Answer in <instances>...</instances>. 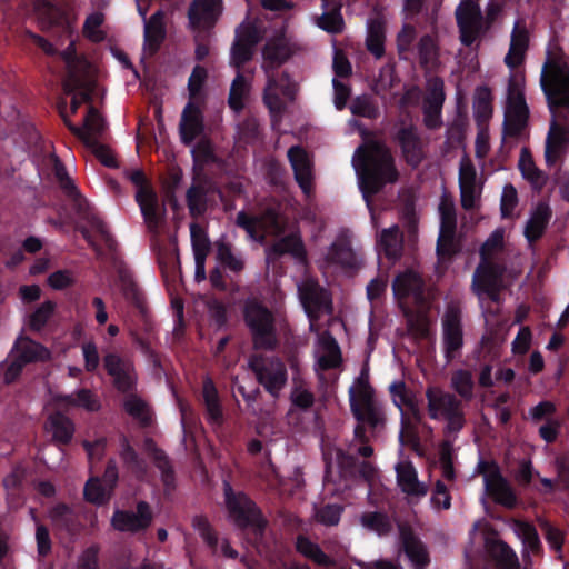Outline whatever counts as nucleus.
<instances>
[{
    "mask_svg": "<svg viewBox=\"0 0 569 569\" xmlns=\"http://www.w3.org/2000/svg\"><path fill=\"white\" fill-rule=\"evenodd\" d=\"M396 140L408 166L416 169L425 159L421 138L413 124L402 126L396 133Z\"/></svg>",
    "mask_w": 569,
    "mask_h": 569,
    "instance_id": "obj_17",
    "label": "nucleus"
},
{
    "mask_svg": "<svg viewBox=\"0 0 569 569\" xmlns=\"http://www.w3.org/2000/svg\"><path fill=\"white\" fill-rule=\"evenodd\" d=\"M153 521V512L147 501H139L136 512L130 510H114L111 525L120 532L138 533L146 531Z\"/></svg>",
    "mask_w": 569,
    "mask_h": 569,
    "instance_id": "obj_14",
    "label": "nucleus"
},
{
    "mask_svg": "<svg viewBox=\"0 0 569 569\" xmlns=\"http://www.w3.org/2000/svg\"><path fill=\"white\" fill-rule=\"evenodd\" d=\"M352 163L359 176V187L368 207L371 196L377 194L387 183H393L399 178L389 148L377 140H370L359 146L355 151Z\"/></svg>",
    "mask_w": 569,
    "mask_h": 569,
    "instance_id": "obj_2",
    "label": "nucleus"
},
{
    "mask_svg": "<svg viewBox=\"0 0 569 569\" xmlns=\"http://www.w3.org/2000/svg\"><path fill=\"white\" fill-rule=\"evenodd\" d=\"M320 343L326 353L318 359L319 367L322 370L338 368L342 362V356L337 340L329 331H326L320 337Z\"/></svg>",
    "mask_w": 569,
    "mask_h": 569,
    "instance_id": "obj_42",
    "label": "nucleus"
},
{
    "mask_svg": "<svg viewBox=\"0 0 569 569\" xmlns=\"http://www.w3.org/2000/svg\"><path fill=\"white\" fill-rule=\"evenodd\" d=\"M487 550L495 560L498 569H519L520 563L516 552L502 540H493L487 543Z\"/></svg>",
    "mask_w": 569,
    "mask_h": 569,
    "instance_id": "obj_36",
    "label": "nucleus"
},
{
    "mask_svg": "<svg viewBox=\"0 0 569 569\" xmlns=\"http://www.w3.org/2000/svg\"><path fill=\"white\" fill-rule=\"evenodd\" d=\"M361 523L367 529L379 536H387L392 530V523L387 513L380 511L365 512L361 516Z\"/></svg>",
    "mask_w": 569,
    "mask_h": 569,
    "instance_id": "obj_53",
    "label": "nucleus"
},
{
    "mask_svg": "<svg viewBox=\"0 0 569 569\" xmlns=\"http://www.w3.org/2000/svg\"><path fill=\"white\" fill-rule=\"evenodd\" d=\"M442 351L447 363L461 356L463 348L462 311L458 305L449 303L441 317Z\"/></svg>",
    "mask_w": 569,
    "mask_h": 569,
    "instance_id": "obj_8",
    "label": "nucleus"
},
{
    "mask_svg": "<svg viewBox=\"0 0 569 569\" xmlns=\"http://www.w3.org/2000/svg\"><path fill=\"white\" fill-rule=\"evenodd\" d=\"M385 27L379 21H371L368 28L366 46L368 51L380 59L385 54Z\"/></svg>",
    "mask_w": 569,
    "mask_h": 569,
    "instance_id": "obj_50",
    "label": "nucleus"
},
{
    "mask_svg": "<svg viewBox=\"0 0 569 569\" xmlns=\"http://www.w3.org/2000/svg\"><path fill=\"white\" fill-rule=\"evenodd\" d=\"M63 122L67 126V128L77 137L79 138L88 148L92 150L94 156L99 159V161L108 167V168H117L118 162L114 156L112 154L111 150L100 143L98 139L90 137L88 133H86L83 130H81L79 127L73 124L70 119L64 117L62 114Z\"/></svg>",
    "mask_w": 569,
    "mask_h": 569,
    "instance_id": "obj_28",
    "label": "nucleus"
},
{
    "mask_svg": "<svg viewBox=\"0 0 569 569\" xmlns=\"http://www.w3.org/2000/svg\"><path fill=\"white\" fill-rule=\"evenodd\" d=\"M457 26H482L483 16L475 0H462L456 9Z\"/></svg>",
    "mask_w": 569,
    "mask_h": 569,
    "instance_id": "obj_48",
    "label": "nucleus"
},
{
    "mask_svg": "<svg viewBox=\"0 0 569 569\" xmlns=\"http://www.w3.org/2000/svg\"><path fill=\"white\" fill-rule=\"evenodd\" d=\"M516 527L523 545L532 552H538L541 548V542L536 527L527 521H517Z\"/></svg>",
    "mask_w": 569,
    "mask_h": 569,
    "instance_id": "obj_59",
    "label": "nucleus"
},
{
    "mask_svg": "<svg viewBox=\"0 0 569 569\" xmlns=\"http://www.w3.org/2000/svg\"><path fill=\"white\" fill-rule=\"evenodd\" d=\"M519 169L523 178L532 183H538L542 178L541 170L536 167L532 157L526 148L521 150Z\"/></svg>",
    "mask_w": 569,
    "mask_h": 569,
    "instance_id": "obj_63",
    "label": "nucleus"
},
{
    "mask_svg": "<svg viewBox=\"0 0 569 569\" xmlns=\"http://www.w3.org/2000/svg\"><path fill=\"white\" fill-rule=\"evenodd\" d=\"M349 403L357 422L368 426L372 432L385 427L383 406L376 400L375 391L367 379L360 377L357 379V386L350 387Z\"/></svg>",
    "mask_w": 569,
    "mask_h": 569,
    "instance_id": "obj_4",
    "label": "nucleus"
},
{
    "mask_svg": "<svg viewBox=\"0 0 569 569\" xmlns=\"http://www.w3.org/2000/svg\"><path fill=\"white\" fill-rule=\"evenodd\" d=\"M224 501L230 517L241 528H251L254 536L261 539L264 536L267 520L260 508L244 492H234L229 482H224Z\"/></svg>",
    "mask_w": 569,
    "mask_h": 569,
    "instance_id": "obj_5",
    "label": "nucleus"
},
{
    "mask_svg": "<svg viewBox=\"0 0 569 569\" xmlns=\"http://www.w3.org/2000/svg\"><path fill=\"white\" fill-rule=\"evenodd\" d=\"M326 261L329 264L340 266L345 269H357V256L350 242L345 238H338L328 250Z\"/></svg>",
    "mask_w": 569,
    "mask_h": 569,
    "instance_id": "obj_32",
    "label": "nucleus"
},
{
    "mask_svg": "<svg viewBox=\"0 0 569 569\" xmlns=\"http://www.w3.org/2000/svg\"><path fill=\"white\" fill-rule=\"evenodd\" d=\"M502 269L495 262L481 260L472 277L475 295L501 284Z\"/></svg>",
    "mask_w": 569,
    "mask_h": 569,
    "instance_id": "obj_27",
    "label": "nucleus"
},
{
    "mask_svg": "<svg viewBox=\"0 0 569 569\" xmlns=\"http://www.w3.org/2000/svg\"><path fill=\"white\" fill-rule=\"evenodd\" d=\"M113 491L104 486L98 478L89 479L83 489L84 499L97 506L106 505L111 499Z\"/></svg>",
    "mask_w": 569,
    "mask_h": 569,
    "instance_id": "obj_51",
    "label": "nucleus"
},
{
    "mask_svg": "<svg viewBox=\"0 0 569 569\" xmlns=\"http://www.w3.org/2000/svg\"><path fill=\"white\" fill-rule=\"evenodd\" d=\"M443 81L435 78L428 86L423 104V123L428 129L435 130L441 127V110L446 99Z\"/></svg>",
    "mask_w": 569,
    "mask_h": 569,
    "instance_id": "obj_18",
    "label": "nucleus"
},
{
    "mask_svg": "<svg viewBox=\"0 0 569 569\" xmlns=\"http://www.w3.org/2000/svg\"><path fill=\"white\" fill-rule=\"evenodd\" d=\"M48 516L54 530L68 536H76L81 530V522L76 510L64 502H59L49 509Z\"/></svg>",
    "mask_w": 569,
    "mask_h": 569,
    "instance_id": "obj_23",
    "label": "nucleus"
},
{
    "mask_svg": "<svg viewBox=\"0 0 569 569\" xmlns=\"http://www.w3.org/2000/svg\"><path fill=\"white\" fill-rule=\"evenodd\" d=\"M288 159L298 186L308 194L312 189V166L308 153L300 146H292L288 150Z\"/></svg>",
    "mask_w": 569,
    "mask_h": 569,
    "instance_id": "obj_21",
    "label": "nucleus"
},
{
    "mask_svg": "<svg viewBox=\"0 0 569 569\" xmlns=\"http://www.w3.org/2000/svg\"><path fill=\"white\" fill-rule=\"evenodd\" d=\"M551 217L552 210L548 203L541 201L536 206L525 228V237L530 243L543 236Z\"/></svg>",
    "mask_w": 569,
    "mask_h": 569,
    "instance_id": "obj_29",
    "label": "nucleus"
},
{
    "mask_svg": "<svg viewBox=\"0 0 569 569\" xmlns=\"http://www.w3.org/2000/svg\"><path fill=\"white\" fill-rule=\"evenodd\" d=\"M298 295L311 327L322 315H331L333 312L330 291L322 287L317 280H305L298 287Z\"/></svg>",
    "mask_w": 569,
    "mask_h": 569,
    "instance_id": "obj_9",
    "label": "nucleus"
},
{
    "mask_svg": "<svg viewBox=\"0 0 569 569\" xmlns=\"http://www.w3.org/2000/svg\"><path fill=\"white\" fill-rule=\"evenodd\" d=\"M261 131L259 121L249 117L238 124V139L244 144H254L260 140Z\"/></svg>",
    "mask_w": 569,
    "mask_h": 569,
    "instance_id": "obj_57",
    "label": "nucleus"
},
{
    "mask_svg": "<svg viewBox=\"0 0 569 569\" xmlns=\"http://www.w3.org/2000/svg\"><path fill=\"white\" fill-rule=\"evenodd\" d=\"M350 111L353 116L367 119H376L378 116L377 107L371 102L367 96H359L355 98L350 104Z\"/></svg>",
    "mask_w": 569,
    "mask_h": 569,
    "instance_id": "obj_64",
    "label": "nucleus"
},
{
    "mask_svg": "<svg viewBox=\"0 0 569 569\" xmlns=\"http://www.w3.org/2000/svg\"><path fill=\"white\" fill-rule=\"evenodd\" d=\"M216 247V259L226 270L238 274L243 271L246 262L240 253L233 252L231 243L223 239H219L214 243Z\"/></svg>",
    "mask_w": 569,
    "mask_h": 569,
    "instance_id": "obj_35",
    "label": "nucleus"
},
{
    "mask_svg": "<svg viewBox=\"0 0 569 569\" xmlns=\"http://www.w3.org/2000/svg\"><path fill=\"white\" fill-rule=\"evenodd\" d=\"M16 355L23 362L31 363L49 358V350L29 337H19L13 345L10 356Z\"/></svg>",
    "mask_w": 569,
    "mask_h": 569,
    "instance_id": "obj_33",
    "label": "nucleus"
},
{
    "mask_svg": "<svg viewBox=\"0 0 569 569\" xmlns=\"http://www.w3.org/2000/svg\"><path fill=\"white\" fill-rule=\"evenodd\" d=\"M392 292L399 307L407 312L409 310L408 300L417 306L425 302V281L418 272L406 270L395 277Z\"/></svg>",
    "mask_w": 569,
    "mask_h": 569,
    "instance_id": "obj_12",
    "label": "nucleus"
},
{
    "mask_svg": "<svg viewBox=\"0 0 569 569\" xmlns=\"http://www.w3.org/2000/svg\"><path fill=\"white\" fill-rule=\"evenodd\" d=\"M63 192L72 200L73 209L80 219L84 220L101 237L108 248H112L114 240L110 234L107 224L91 209L87 199H84L76 187L73 180L69 177L59 182Z\"/></svg>",
    "mask_w": 569,
    "mask_h": 569,
    "instance_id": "obj_10",
    "label": "nucleus"
},
{
    "mask_svg": "<svg viewBox=\"0 0 569 569\" xmlns=\"http://www.w3.org/2000/svg\"><path fill=\"white\" fill-rule=\"evenodd\" d=\"M397 482L401 490L410 496H425L427 488L418 480V475L411 462L398 463L397 468Z\"/></svg>",
    "mask_w": 569,
    "mask_h": 569,
    "instance_id": "obj_34",
    "label": "nucleus"
},
{
    "mask_svg": "<svg viewBox=\"0 0 569 569\" xmlns=\"http://www.w3.org/2000/svg\"><path fill=\"white\" fill-rule=\"evenodd\" d=\"M106 127L107 124L102 116L92 104H90L87 116L84 117L83 128L80 129L90 137L98 139L104 132Z\"/></svg>",
    "mask_w": 569,
    "mask_h": 569,
    "instance_id": "obj_56",
    "label": "nucleus"
},
{
    "mask_svg": "<svg viewBox=\"0 0 569 569\" xmlns=\"http://www.w3.org/2000/svg\"><path fill=\"white\" fill-rule=\"evenodd\" d=\"M190 236L194 258H207L210 251V240L204 229L197 223H191Z\"/></svg>",
    "mask_w": 569,
    "mask_h": 569,
    "instance_id": "obj_55",
    "label": "nucleus"
},
{
    "mask_svg": "<svg viewBox=\"0 0 569 569\" xmlns=\"http://www.w3.org/2000/svg\"><path fill=\"white\" fill-rule=\"evenodd\" d=\"M46 429L51 433L52 441L58 447L69 446L76 432L73 420L61 411H54L49 415Z\"/></svg>",
    "mask_w": 569,
    "mask_h": 569,
    "instance_id": "obj_25",
    "label": "nucleus"
},
{
    "mask_svg": "<svg viewBox=\"0 0 569 569\" xmlns=\"http://www.w3.org/2000/svg\"><path fill=\"white\" fill-rule=\"evenodd\" d=\"M402 249L403 236L397 224L383 229L380 232L378 251L379 253H383L389 261L396 262L399 260L402 256Z\"/></svg>",
    "mask_w": 569,
    "mask_h": 569,
    "instance_id": "obj_30",
    "label": "nucleus"
},
{
    "mask_svg": "<svg viewBox=\"0 0 569 569\" xmlns=\"http://www.w3.org/2000/svg\"><path fill=\"white\" fill-rule=\"evenodd\" d=\"M119 442V456L123 462V466L133 475H136L137 478H142L147 473L146 461L138 455L136 449L130 445V441L126 435L120 436Z\"/></svg>",
    "mask_w": 569,
    "mask_h": 569,
    "instance_id": "obj_40",
    "label": "nucleus"
},
{
    "mask_svg": "<svg viewBox=\"0 0 569 569\" xmlns=\"http://www.w3.org/2000/svg\"><path fill=\"white\" fill-rule=\"evenodd\" d=\"M222 11V0H192L188 8L189 26L194 31H209L214 28Z\"/></svg>",
    "mask_w": 569,
    "mask_h": 569,
    "instance_id": "obj_15",
    "label": "nucleus"
},
{
    "mask_svg": "<svg viewBox=\"0 0 569 569\" xmlns=\"http://www.w3.org/2000/svg\"><path fill=\"white\" fill-rule=\"evenodd\" d=\"M398 528L402 551L411 562L413 569H427L430 563L427 546L416 535L410 525L400 523Z\"/></svg>",
    "mask_w": 569,
    "mask_h": 569,
    "instance_id": "obj_16",
    "label": "nucleus"
},
{
    "mask_svg": "<svg viewBox=\"0 0 569 569\" xmlns=\"http://www.w3.org/2000/svg\"><path fill=\"white\" fill-rule=\"evenodd\" d=\"M124 174L138 188L134 198L146 224L150 231H157L166 216L164 204L159 203L158 194L142 169L127 170Z\"/></svg>",
    "mask_w": 569,
    "mask_h": 569,
    "instance_id": "obj_6",
    "label": "nucleus"
},
{
    "mask_svg": "<svg viewBox=\"0 0 569 569\" xmlns=\"http://www.w3.org/2000/svg\"><path fill=\"white\" fill-rule=\"evenodd\" d=\"M290 254L298 262H307V250L299 232H290L276 241L269 249L268 256L274 258Z\"/></svg>",
    "mask_w": 569,
    "mask_h": 569,
    "instance_id": "obj_26",
    "label": "nucleus"
},
{
    "mask_svg": "<svg viewBox=\"0 0 569 569\" xmlns=\"http://www.w3.org/2000/svg\"><path fill=\"white\" fill-rule=\"evenodd\" d=\"M146 443L151 450L154 466L161 473V481L164 489L168 491L173 490L176 488V473L168 456L162 449L154 445L153 440L148 439Z\"/></svg>",
    "mask_w": 569,
    "mask_h": 569,
    "instance_id": "obj_38",
    "label": "nucleus"
},
{
    "mask_svg": "<svg viewBox=\"0 0 569 569\" xmlns=\"http://www.w3.org/2000/svg\"><path fill=\"white\" fill-rule=\"evenodd\" d=\"M451 385L455 391L463 399L470 400L473 396V380L471 372L459 369L452 373Z\"/></svg>",
    "mask_w": 569,
    "mask_h": 569,
    "instance_id": "obj_54",
    "label": "nucleus"
},
{
    "mask_svg": "<svg viewBox=\"0 0 569 569\" xmlns=\"http://www.w3.org/2000/svg\"><path fill=\"white\" fill-rule=\"evenodd\" d=\"M254 48L233 41L230 50V64L241 70L244 64L252 60Z\"/></svg>",
    "mask_w": 569,
    "mask_h": 569,
    "instance_id": "obj_62",
    "label": "nucleus"
},
{
    "mask_svg": "<svg viewBox=\"0 0 569 569\" xmlns=\"http://www.w3.org/2000/svg\"><path fill=\"white\" fill-rule=\"evenodd\" d=\"M57 401L68 407H81L88 411L96 412L101 408L100 400L89 389H79L76 393L59 395Z\"/></svg>",
    "mask_w": 569,
    "mask_h": 569,
    "instance_id": "obj_43",
    "label": "nucleus"
},
{
    "mask_svg": "<svg viewBox=\"0 0 569 569\" xmlns=\"http://www.w3.org/2000/svg\"><path fill=\"white\" fill-rule=\"evenodd\" d=\"M243 320L256 350H274L278 346L276 319L271 310L257 299H248L243 307Z\"/></svg>",
    "mask_w": 569,
    "mask_h": 569,
    "instance_id": "obj_3",
    "label": "nucleus"
},
{
    "mask_svg": "<svg viewBox=\"0 0 569 569\" xmlns=\"http://www.w3.org/2000/svg\"><path fill=\"white\" fill-rule=\"evenodd\" d=\"M204 130L203 114L200 107L189 101L182 110L179 131L181 142L190 146Z\"/></svg>",
    "mask_w": 569,
    "mask_h": 569,
    "instance_id": "obj_19",
    "label": "nucleus"
},
{
    "mask_svg": "<svg viewBox=\"0 0 569 569\" xmlns=\"http://www.w3.org/2000/svg\"><path fill=\"white\" fill-rule=\"evenodd\" d=\"M426 398L428 415L433 420H438L440 417L445 418L461 406V401L455 395L446 392L439 387H428Z\"/></svg>",
    "mask_w": 569,
    "mask_h": 569,
    "instance_id": "obj_20",
    "label": "nucleus"
},
{
    "mask_svg": "<svg viewBox=\"0 0 569 569\" xmlns=\"http://www.w3.org/2000/svg\"><path fill=\"white\" fill-rule=\"evenodd\" d=\"M202 399L208 422L213 426H221L223 422L222 406L217 387L209 377L202 382Z\"/></svg>",
    "mask_w": 569,
    "mask_h": 569,
    "instance_id": "obj_31",
    "label": "nucleus"
},
{
    "mask_svg": "<svg viewBox=\"0 0 569 569\" xmlns=\"http://www.w3.org/2000/svg\"><path fill=\"white\" fill-rule=\"evenodd\" d=\"M264 64L268 68H279L292 54L290 47L283 39H273L266 43L263 51Z\"/></svg>",
    "mask_w": 569,
    "mask_h": 569,
    "instance_id": "obj_45",
    "label": "nucleus"
},
{
    "mask_svg": "<svg viewBox=\"0 0 569 569\" xmlns=\"http://www.w3.org/2000/svg\"><path fill=\"white\" fill-rule=\"evenodd\" d=\"M530 117L527 103L506 104L502 134L505 138H519Z\"/></svg>",
    "mask_w": 569,
    "mask_h": 569,
    "instance_id": "obj_24",
    "label": "nucleus"
},
{
    "mask_svg": "<svg viewBox=\"0 0 569 569\" xmlns=\"http://www.w3.org/2000/svg\"><path fill=\"white\" fill-rule=\"evenodd\" d=\"M208 187L206 183H192L186 193V202L189 213L197 219L203 216L208 209Z\"/></svg>",
    "mask_w": 569,
    "mask_h": 569,
    "instance_id": "obj_44",
    "label": "nucleus"
},
{
    "mask_svg": "<svg viewBox=\"0 0 569 569\" xmlns=\"http://www.w3.org/2000/svg\"><path fill=\"white\" fill-rule=\"evenodd\" d=\"M461 251V241L456 233H443L438 236L436 253L438 264H447Z\"/></svg>",
    "mask_w": 569,
    "mask_h": 569,
    "instance_id": "obj_47",
    "label": "nucleus"
},
{
    "mask_svg": "<svg viewBox=\"0 0 569 569\" xmlns=\"http://www.w3.org/2000/svg\"><path fill=\"white\" fill-rule=\"evenodd\" d=\"M166 13L159 9L144 21L143 50L150 56L156 54L163 43L167 30L164 23Z\"/></svg>",
    "mask_w": 569,
    "mask_h": 569,
    "instance_id": "obj_22",
    "label": "nucleus"
},
{
    "mask_svg": "<svg viewBox=\"0 0 569 569\" xmlns=\"http://www.w3.org/2000/svg\"><path fill=\"white\" fill-rule=\"evenodd\" d=\"M295 549L298 553L318 566L330 567L333 565L331 558L321 549V547L311 541L305 535H298L296 537Z\"/></svg>",
    "mask_w": 569,
    "mask_h": 569,
    "instance_id": "obj_39",
    "label": "nucleus"
},
{
    "mask_svg": "<svg viewBox=\"0 0 569 569\" xmlns=\"http://www.w3.org/2000/svg\"><path fill=\"white\" fill-rule=\"evenodd\" d=\"M123 395L126 396L123 401L124 411L138 420L141 426H150L152 419L147 402L137 395V391L123 392Z\"/></svg>",
    "mask_w": 569,
    "mask_h": 569,
    "instance_id": "obj_46",
    "label": "nucleus"
},
{
    "mask_svg": "<svg viewBox=\"0 0 569 569\" xmlns=\"http://www.w3.org/2000/svg\"><path fill=\"white\" fill-rule=\"evenodd\" d=\"M540 86L552 116L545 146V161L551 168L569 144V128L557 121L569 114V67L561 50L548 53L541 70Z\"/></svg>",
    "mask_w": 569,
    "mask_h": 569,
    "instance_id": "obj_1",
    "label": "nucleus"
},
{
    "mask_svg": "<svg viewBox=\"0 0 569 569\" xmlns=\"http://www.w3.org/2000/svg\"><path fill=\"white\" fill-rule=\"evenodd\" d=\"M54 302L47 300L41 303L29 318V327L33 331H40L54 311Z\"/></svg>",
    "mask_w": 569,
    "mask_h": 569,
    "instance_id": "obj_61",
    "label": "nucleus"
},
{
    "mask_svg": "<svg viewBox=\"0 0 569 569\" xmlns=\"http://www.w3.org/2000/svg\"><path fill=\"white\" fill-rule=\"evenodd\" d=\"M338 478L340 480H362L371 486L378 478V469L370 461L359 459L341 448L336 449Z\"/></svg>",
    "mask_w": 569,
    "mask_h": 569,
    "instance_id": "obj_13",
    "label": "nucleus"
},
{
    "mask_svg": "<svg viewBox=\"0 0 569 569\" xmlns=\"http://www.w3.org/2000/svg\"><path fill=\"white\" fill-rule=\"evenodd\" d=\"M317 24L323 31L331 34H339L345 29V20L341 14V4L335 3L331 9L323 12L317 21Z\"/></svg>",
    "mask_w": 569,
    "mask_h": 569,
    "instance_id": "obj_49",
    "label": "nucleus"
},
{
    "mask_svg": "<svg viewBox=\"0 0 569 569\" xmlns=\"http://www.w3.org/2000/svg\"><path fill=\"white\" fill-rule=\"evenodd\" d=\"M485 488L487 493L490 495L497 503L506 508H513L516 506L517 497L501 472H496L493 480L489 485H486Z\"/></svg>",
    "mask_w": 569,
    "mask_h": 569,
    "instance_id": "obj_37",
    "label": "nucleus"
},
{
    "mask_svg": "<svg viewBox=\"0 0 569 569\" xmlns=\"http://www.w3.org/2000/svg\"><path fill=\"white\" fill-rule=\"evenodd\" d=\"M527 103L525 98V77L522 74H511L507 87L506 104Z\"/></svg>",
    "mask_w": 569,
    "mask_h": 569,
    "instance_id": "obj_60",
    "label": "nucleus"
},
{
    "mask_svg": "<svg viewBox=\"0 0 569 569\" xmlns=\"http://www.w3.org/2000/svg\"><path fill=\"white\" fill-rule=\"evenodd\" d=\"M249 368L260 386L273 398H278L288 380L284 362L278 357L253 356Z\"/></svg>",
    "mask_w": 569,
    "mask_h": 569,
    "instance_id": "obj_7",
    "label": "nucleus"
},
{
    "mask_svg": "<svg viewBox=\"0 0 569 569\" xmlns=\"http://www.w3.org/2000/svg\"><path fill=\"white\" fill-rule=\"evenodd\" d=\"M418 56L421 67H429L438 58V48L433 38L429 34H423L418 42Z\"/></svg>",
    "mask_w": 569,
    "mask_h": 569,
    "instance_id": "obj_58",
    "label": "nucleus"
},
{
    "mask_svg": "<svg viewBox=\"0 0 569 569\" xmlns=\"http://www.w3.org/2000/svg\"><path fill=\"white\" fill-rule=\"evenodd\" d=\"M67 94H72L70 109L76 113L82 103H90L92 101V91L86 88L83 81L70 71L68 80L63 84Z\"/></svg>",
    "mask_w": 569,
    "mask_h": 569,
    "instance_id": "obj_41",
    "label": "nucleus"
},
{
    "mask_svg": "<svg viewBox=\"0 0 569 569\" xmlns=\"http://www.w3.org/2000/svg\"><path fill=\"white\" fill-rule=\"evenodd\" d=\"M249 91V84L241 70H237V74L231 83L228 104L234 111L243 109V99Z\"/></svg>",
    "mask_w": 569,
    "mask_h": 569,
    "instance_id": "obj_52",
    "label": "nucleus"
},
{
    "mask_svg": "<svg viewBox=\"0 0 569 569\" xmlns=\"http://www.w3.org/2000/svg\"><path fill=\"white\" fill-rule=\"evenodd\" d=\"M103 367L120 393L137 391L138 375L130 358L109 352L103 357Z\"/></svg>",
    "mask_w": 569,
    "mask_h": 569,
    "instance_id": "obj_11",
    "label": "nucleus"
}]
</instances>
